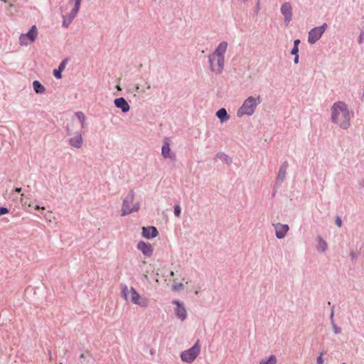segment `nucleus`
Listing matches in <instances>:
<instances>
[{
  "label": "nucleus",
  "instance_id": "nucleus-1",
  "mask_svg": "<svg viewBox=\"0 0 364 364\" xmlns=\"http://www.w3.org/2000/svg\"><path fill=\"white\" fill-rule=\"evenodd\" d=\"M353 117V112L349 109L344 102L338 101L331 107V119L341 129H347L350 127V120Z\"/></svg>",
  "mask_w": 364,
  "mask_h": 364
},
{
  "label": "nucleus",
  "instance_id": "nucleus-2",
  "mask_svg": "<svg viewBox=\"0 0 364 364\" xmlns=\"http://www.w3.org/2000/svg\"><path fill=\"white\" fill-rule=\"evenodd\" d=\"M227 48L228 43L223 41L218 46L215 51L208 55L210 69L212 72L216 74H220L223 72Z\"/></svg>",
  "mask_w": 364,
  "mask_h": 364
},
{
  "label": "nucleus",
  "instance_id": "nucleus-3",
  "mask_svg": "<svg viewBox=\"0 0 364 364\" xmlns=\"http://www.w3.org/2000/svg\"><path fill=\"white\" fill-rule=\"evenodd\" d=\"M122 294L124 299L141 307L146 308L149 305V299L141 296L136 290L131 287L124 285L122 287Z\"/></svg>",
  "mask_w": 364,
  "mask_h": 364
},
{
  "label": "nucleus",
  "instance_id": "nucleus-4",
  "mask_svg": "<svg viewBox=\"0 0 364 364\" xmlns=\"http://www.w3.org/2000/svg\"><path fill=\"white\" fill-rule=\"evenodd\" d=\"M261 103V98L259 96L257 97H249L247 98L242 105L239 108L237 115L241 117L244 115H252L255 111L257 106Z\"/></svg>",
  "mask_w": 364,
  "mask_h": 364
},
{
  "label": "nucleus",
  "instance_id": "nucleus-5",
  "mask_svg": "<svg viewBox=\"0 0 364 364\" xmlns=\"http://www.w3.org/2000/svg\"><path fill=\"white\" fill-rule=\"evenodd\" d=\"M134 199V191H130L129 194L124 198L122 206V215L125 216L133 212H136L139 209V203H133Z\"/></svg>",
  "mask_w": 364,
  "mask_h": 364
},
{
  "label": "nucleus",
  "instance_id": "nucleus-6",
  "mask_svg": "<svg viewBox=\"0 0 364 364\" xmlns=\"http://www.w3.org/2000/svg\"><path fill=\"white\" fill-rule=\"evenodd\" d=\"M200 353V345L198 340L196 343L189 349L181 353V358L183 362L192 363Z\"/></svg>",
  "mask_w": 364,
  "mask_h": 364
},
{
  "label": "nucleus",
  "instance_id": "nucleus-7",
  "mask_svg": "<svg viewBox=\"0 0 364 364\" xmlns=\"http://www.w3.org/2000/svg\"><path fill=\"white\" fill-rule=\"evenodd\" d=\"M38 28L36 26H33L28 33H23L19 37V44L22 46H26L35 41L38 36Z\"/></svg>",
  "mask_w": 364,
  "mask_h": 364
},
{
  "label": "nucleus",
  "instance_id": "nucleus-8",
  "mask_svg": "<svg viewBox=\"0 0 364 364\" xmlns=\"http://www.w3.org/2000/svg\"><path fill=\"white\" fill-rule=\"evenodd\" d=\"M327 28V24L323 23L322 26L315 27L309 32L308 42L311 44L315 43L322 36Z\"/></svg>",
  "mask_w": 364,
  "mask_h": 364
},
{
  "label": "nucleus",
  "instance_id": "nucleus-9",
  "mask_svg": "<svg viewBox=\"0 0 364 364\" xmlns=\"http://www.w3.org/2000/svg\"><path fill=\"white\" fill-rule=\"evenodd\" d=\"M82 0H75V6L68 16H63V26L65 28L68 27V26L71 23L74 18L77 16L80 4Z\"/></svg>",
  "mask_w": 364,
  "mask_h": 364
},
{
  "label": "nucleus",
  "instance_id": "nucleus-10",
  "mask_svg": "<svg viewBox=\"0 0 364 364\" xmlns=\"http://www.w3.org/2000/svg\"><path fill=\"white\" fill-rule=\"evenodd\" d=\"M275 230V235L278 239L284 238L289 230L288 225L282 224L280 223L272 224Z\"/></svg>",
  "mask_w": 364,
  "mask_h": 364
},
{
  "label": "nucleus",
  "instance_id": "nucleus-11",
  "mask_svg": "<svg viewBox=\"0 0 364 364\" xmlns=\"http://www.w3.org/2000/svg\"><path fill=\"white\" fill-rule=\"evenodd\" d=\"M281 12L284 17V21L289 24L291 20L292 8L289 2L284 3L281 6Z\"/></svg>",
  "mask_w": 364,
  "mask_h": 364
},
{
  "label": "nucleus",
  "instance_id": "nucleus-12",
  "mask_svg": "<svg viewBox=\"0 0 364 364\" xmlns=\"http://www.w3.org/2000/svg\"><path fill=\"white\" fill-rule=\"evenodd\" d=\"M137 249L146 257H151L154 252L152 245L150 243H147L144 241H140L137 244Z\"/></svg>",
  "mask_w": 364,
  "mask_h": 364
},
{
  "label": "nucleus",
  "instance_id": "nucleus-13",
  "mask_svg": "<svg viewBox=\"0 0 364 364\" xmlns=\"http://www.w3.org/2000/svg\"><path fill=\"white\" fill-rule=\"evenodd\" d=\"M173 304H174L176 306V316L182 321L185 320L186 318L187 315H186V310L183 306V304L180 302L178 300L173 301Z\"/></svg>",
  "mask_w": 364,
  "mask_h": 364
},
{
  "label": "nucleus",
  "instance_id": "nucleus-14",
  "mask_svg": "<svg viewBox=\"0 0 364 364\" xmlns=\"http://www.w3.org/2000/svg\"><path fill=\"white\" fill-rule=\"evenodd\" d=\"M141 235L144 237L149 239L156 237L159 235V232L154 226L143 227Z\"/></svg>",
  "mask_w": 364,
  "mask_h": 364
},
{
  "label": "nucleus",
  "instance_id": "nucleus-15",
  "mask_svg": "<svg viewBox=\"0 0 364 364\" xmlns=\"http://www.w3.org/2000/svg\"><path fill=\"white\" fill-rule=\"evenodd\" d=\"M69 144L74 148H81L83 144L82 134L80 133H76L73 137L70 138Z\"/></svg>",
  "mask_w": 364,
  "mask_h": 364
},
{
  "label": "nucleus",
  "instance_id": "nucleus-16",
  "mask_svg": "<svg viewBox=\"0 0 364 364\" xmlns=\"http://www.w3.org/2000/svg\"><path fill=\"white\" fill-rule=\"evenodd\" d=\"M114 102L115 106L121 109L123 112H127L130 109V106L124 97L117 98Z\"/></svg>",
  "mask_w": 364,
  "mask_h": 364
},
{
  "label": "nucleus",
  "instance_id": "nucleus-17",
  "mask_svg": "<svg viewBox=\"0 0 364 364\" xmlns=\"http://www.w3.org/2000/svg\"><path fill=\"white\" fill-rule=\"evenodd\" d=\"M288 164L287 162L284 163L279 168V173L277 175V181L283 182L286 178L287 169Z\"/></svg>",
  "mask_w": 364,
  "mask_h": 364
},
{
  "label": "nucleus",
  "instance_id": "nucleus-18",
  "mask_svg": "<svg viewBox=\"0 0 364 364\" xmlns=\"http://www.w3.org/2000/svg\"><path fill=\"white\" fill-rule=\"evenodd\" d=\"M277 358L274 355H271L259 360V364H277Z\"/></svg>",
  "mask_w": 364,
  "mask_h": 364
},
{
  "label": "nucleus",
  "instance_id": "nucleus-19",
  "mask_svg": "<svg viewBox=\"0 0 364 364\" xmlns=\"http://www.w3.org/2000/svg\"><path fill=\"white\" fill-rule=\"evenodd\" d=\"M216 116L220 119L222 122L227 121L229 119L227 111L225 108L220 109L216 112Z\"/></svg>",
  "mask_w": 364,
  "mask_h": 364
},
{
  "label": "nucleus",
  "instance_id": "nucleus-20",
  "mask_svg": "<svg viewBox=\"0 0 364 364\" xmlns=\"http://www.w3.org/2000/svg\"><path fill=\"white\" fill-rule=\"evenodd\" d=\"M170 146L168 142H165L161 149V154L164 158H168L170 156Z\"/></svg>",
  "mask_w": 364,
  "mask_h": 364
},
{
  "label": "nucleus",
  "instance_id": "nucleus-21",
  "mask_svg": "<svg viewBox=\"0 0 364 364\" xmlns=\"http://www.w3.org/2000/svg\"><path fill=\"white\" fill-rule=\"evenodd\" d=\"M33 86L36 93H43L45 92V87L38 80L33 82Z\"/></svg>",
  "mask_w": 364,
  "mask_h": 364
},
{
  "label": "nucleus",
  "instance_id": "nucleus-22",
  "mask_svg": "<svg viewBox=\"0 0 364 364\" xmlns=\"http://www.w3.org/2000/svg\"><path fill=\"white\" fill-rule=\"evenodd\" d=\"M173 282V285H172V290L175 291H180L183 289V284L181 283V282H177L176 279H173L172 280Z\"/></svg>",
  "mask_w": 364,
  "mask_h": 364
},
{
  "label": "nucleus",
  "instance_id": "nucleus-23",
  "mask_svg": "<svg viewBox=\"0 0 364 364\" xmlns=\"http://www.w3.org/2000/svg\"><path fill=\"white\" fill-rule=\"evenodd\" d=\"M327 248V243L321 237L318 238V250L324 252Z\"/></svg>",
  "mask_w": 364,
  "mask_h": 364
},
{
  "label": "nucleus",
  "instance_id": "nucleus-24",
  "mask_svg": "<svg viewBox=\"0 0 364 364\" xmlns=\"http://www.w3.org/2000/svg\"><path fill=\"white\" fill-rule=\"evenodd\" d=\"M75 114H76L78 120L80 122V123L82 124V127H84V124H85V114L82 112H78Z\"/></svg>",
  "mask_w": 364,
  "mask_h": 364
},
{
  "label": "nucleus",
  "instance_id": "nucleus-25",
  "mask_svg": "<svg viewBox=\"0 0 364 364\" xmlns=\"http://www.w3.org/2000/svg\"><path fill=\"white\" fill-rule=\"evenodd\" d=\"M325 355V352H321L319 353V355L316 358V364H323L324 360H323V355Z\"/></svg>",
  "mask_w": 364,
  "mask_h": 364
},
{
  "label": "nucleus",
  "instance_id": "nucleus-26",
  "mask_svg": "<svg viewBox=\"0 0 364 364\" xmlns=\"http://www.w3.org/2000/svg\"><path fill=\"white\" fill-rule=\"evenodd\" d=\"M174 214L176 217H179L181 214V208L178 205H175L174 207Z\"/></svg>",
  "mask_w": 364,
  "mask_h": 364
},
{
  "label": "nucleus",
  "instance_id": "nucleus-27",
  "mask_svg": "<svg viewBox=\"0 0 364 364\" xmlns=\"http://www.w3.org/2000/svg\"><path fill=\"white\" fill-rule=\"evenodd\" d=\"M61 71L59 70L58 69V70H54L53 71V75L54 76L58 78V79H60L62 77V75H61Z\"/></svg>",
  "mask_w": 364,
  "mask_h": 364
},
{
  "label": "nucleus",
  "instance_id": "nucleus-28",
  "mask_svg": "<svg viewBox=\"0 0 364 364\" xmlns=\"http://www.w3.org/2000/svg\"><path fill=\"white\" fill-rule=\"evenodd\" d=\"M65 66H66V60H64L59 65L58 70L62 72L65 68Z\"/></svg>",
  "mask_w": 364,
  "mask_h": 364
},
{
  "label": "nucleus",
  "instance_id": "nucleus-29",
  "mask_svg": "<svg viewBox=\"0 0 364 364\" xmlns=\"http://www.w3.org/2000/svg\"><path fill=\"white\" fill-rule=\"evenodd\" d=\"M9 212L7 208L0 207V216L5 215Z\"/></svg>",
  "mask_w": 364,
  "mask_h": 364
},
{
  "label": "nucleus",
  "instance_id": "nucleus-30",
  "mask_svg": "<svg viewBox=\"0 0 364 364\" xmlns=\"http://www.w3.org/2000/svg\"><path fill=\"white\" fill-rule=\"evenodd\" d=\"M298 53H299V48H296V46H294L291 51V53L292 55H298Z\"/></svg>",
  "mask_w": 364,
  "mask_h": 364
},
{
  "label": "nucleus",
  "instance_id": "nucleus-31",
  "mask_svg": "<svg viewBox=\"0 0 364 364\" xmlns=\"http://www.w3.org/2000/svg\"><path fill=\"white\" fill-rule=\"evenodd\" d=\"M336 224L339 227L341 228V225H342V221L341 220L340 218H337L336 220Z\"/></svg>",
  "mask_w": 364,
  "mask_h": 364
},
{
  "label": "nucleus",
  "instance_id": "nucleus-32",
  "mask_svg": "<svg viewBox=\"0 0 364 364\" xmlns=\"http://www.w3.org/2000/svg\"><path fill=\"white\" fill-rule=\"evenodd\" d=\"M299 43H300V41L299 39L295 40L294 42V46H296V48H298Z\"/></svg>",
  "mask_w": 364,
  "mask_h": 364
},
{
  "label": "nucleus",
  "instance_id": "nucleus-33",
  "mask_svg": "<svg viewBox=\"0 0 364 364\" xmlns=\"http://www.w3.org/2000/svg\"><path fill=\"white\" fill-rule=\"evenodd\" d=\"M294 63L297 64L299 62V55H295Z\"/></svg>",
  "mask_w": 364,
  "mask_h": 364
},
{
  "label": "nucleus",
  "instance_id": "nucleus-34",
  "mask_svg": "<svg viewBox=\"0 0 364 364\" xmlns=\"http://www.w3.org/2000/svg\"><path fill=\"white\" fill-rule=\"evenodd\" d=\"M21 188H16L14 191L16 192V193H21Z\"/></svg>",
  "mask_w": 364,
  "mask_h": 364
},
{
  "label": "nucleus",
  "instance_id": "nucleus-35",
  "mask_svg": "<svg viewBox=\"0 0 364 364\" xmlns=\"http://www.w3.org/2000/svg\"><path fill=\"white\" fill-rule=\"evenodd\" d=\"M35 209L36 210H40V209L44 210V207H41V206L37 205L35 206Z\"/></svg>",
  "mask_w": 364,
  "mask_h": 364
},
{
  "label": "nucleus",
  "instance_id": "nucleus-36",
  "mask_svg": "<svg viewBox=\"0 0 364 364\" xmlns=\"http://www.w3.org/2000/svg\"><path fill=\"white\" fill-rule=\"evenodd\" d=\"M340 332H341V330H340L339 328H338V329H337V328H336V329H335V333H340Z\"/></svg>",
  "mask_w": 364,
  "mask_h": 364
},
{
  "label": "nucleus",
  "instance_id": "nucleus-37",
  "mask_svg": "<svg viewBox=\"0 0 364 364\" xmlns=\"http://www.w3.org/2000/svg\"><path fill=\"white\" fill-rule=\"evenodd\" d=\"M144 277L146 279H148V275H147V272H146L145 274H144Z\"/></svg>",
  "mask_w": 364,
  "mask_h": 364
},
{
  "label": "nucleus",
  "instance_id": "nucleus-38",
  "mask_svg": "<svg viewBox=\"0 0 364 364\" xmlns=\"http://www.w3.org/2000/svg\"><path fill=\"white\" fill-rule=\"evenodd\" d=\"M171 276L173 277L174 276V272L172 271L171 272Z\"/></svg>",
  "mask_w": 364,
  "mask_h": 364
},
{
  "label": "nucleus",
  "instance_id": "nucleus-39",
  "mask_svg": "<svg viewBox=\"0 0 364 364\" xmlns=\"http://www.w3.org/2000/svg\"><path fill=\"white\" fill-rule=\"evenodd\" d=\"M117 90H121V88H120V87H119V85H117Z\"/></svg>",
  "mask_w": 364,
  "mask_h": 364
},
{
  "label": "nucleus",
  "instance_id": "nucleus-40",
  "mask_svg": "<svg viewBox=\"0 0 364 364\" xmlns=\"http://www.w3.org/2000/svg\"><path fill=\"white\" fill-rule=\"evenodd\" d=\"M195 294H198V290H196V291H195Z\"/></svg>",
  "mask_w": 364,
  "mask_h": 364
},
{
  "label": "nucleus",
  "instance_id": "nucleus-41",
  "mask_svg": "<svg viewBox=\"0 0 364 364\" xmlns=\"http://www.w3.org/2000/svg\"><path fill=\"white\" fill-rule=\"evenodd\" d=\"M342 364H346L345 363H343Z\"/></svg>",
  "mask_w": 364,
  "mask_h": 364
}]
</instances>
